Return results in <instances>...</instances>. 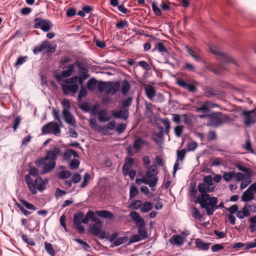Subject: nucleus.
<instances>
[{"instance_id": "f257e3e1", "label": "nucleus", "mask_w": 256, "mask_h": 256, "mask_svg": "<svg viewBox=\"0 0 256 256\" xmlns=\"http://www.w3.org/2000/svg\"><path fill=\"white\" fill-rule=\"evenodd\" d=\"M90 74H78L70 78L64 80L65 84H61V88L64 95L70 94L72 96H74L78 92L79 86H85L84 85V81L90 77Z\"/></svg>"}, {"instance_id": "f03ea898", "label": "nucleus", "mask_w": 256, "mask_h": 256, "mask_svg": "<svg viewBox=\"0 0 256 256\" xmlns=\"http://www.w3.org/2000/svg\"><path fill=\"white\" fill-rule=\"evenodd\" d=\"M91 221L94 222V224L90 226V232L100 240L104 239L106 231L102 230L103 222L95 216V213L94 212Z\"/></svg>"}, {"instance_id": "7ed1b4c3", "label": "nucleus", "mask_w": 256, "mask_h": 256, "mask_svg": "<svg viewBox=\"0 0 256 256\" xmlns=\"http://www.w3.org/2000/svg\"><path fill=\"white\" fill-rule=\"evenodd\" d=\"M198 190L200 194L197 196L196 200H194L195 204H198L200 206L204 202H208L209 198L211 197L208 193L214 191V187L209 188L203 182H200L198 186Z\"/></svg>"}, {"instance_id": "20e7f679", "label": "nucleus", "mask_w": 256, "mask_h": 256, "mask_svg": "<svg viewBox=\"0 0 256 256\" xmlns=\"http://www.w3.org/2000/svg\"><path fill=\"white\" fill-rule=\"evenodd\" d=\"M218 198L215 196H211L208 202H204L200 206V208L206 210L208 216L213 214L214 212L217 209L220 208H224L226 209L222 202H221L218 204Z\"/></svg>"}, {"instance_id": "39448f33", "label": "nucleus", "mask_w": 256, "mask_h": 256, "mask_svg": "<svg viewBox=\"0 0 256 256\" xmlns=\"http://www.w3.org/2000/svg\"><path fill=\"white\" fill-rule=\"evenodd\" d=\"M34 28L40 29L44 32L49 31L52 26V22L48 20L36 18L34 19Z\"/></svg>"}, {"instance_id": "423d86ee", "label": "nucleus", "mask_w": 256, "mask_h": 256, "mask_svg": "<svg viewBox=\"0 0 256 256\" xmlns=\"http://www.w3.org/2000/svg\"><path fill=\"white\" fill-rule=\"evenodd\" d=\"M221 112H213L210 113L209 120L206 122V126H212L216 128L222 124L221 121Z\"/></svg>"}, {"instance_id": "0eeeda50", "label": "nucleus", "mask_w": 256, "mask_h": 256, "mask_svg": "<svg viewBox=\"0 0 256 256\" xmlns=\"http://www.w3.org/2000/svg\"><path fill=\"white\" fill-rule=\"evenodd\" d=\"M211 52L216 56V58L222 63H232V58L226 53L220 51V49H210Z\"/></svg>"}, {"instance_id": "6e6552de", "label": "nucleus", "mask_w": 256, "mask_h": 256, "mask_svg": "<svg viewBox=\"0 0 256 256\" xmlns=\"http://www.w3.org/2000/svg\"><path fill=\"white\" fill-rule=\"evenodd\" d=\"M254 111V110H245L242 112V116L244 118L243 122L247 127H250L256 122V118L252 114Z\"/></svg>"}, {"instance_id": "1a4fd4ad", "label": "nucleus", "mask_w": 256, "mask_h": 256, "mask_svg": "<svg viewBox=\"0 0 256 256\" xmlns=\"http://www.w3.org/2000/svg\"><path fill=\"white\" fill-rule=\"evenodd\" d=\"M62 154L61 150L57 146H54L52 150H46L45 159L56 162L58 156Z\"/></svg>"}, {"instance_id": "9d476101", "label": "nucleus", "mask_w": 256, "mask_h": 256, "mask_svg": "<svg viewBox=\"0 0 256 256\" xmlns=\"http://www.w3.org/2000/svg\"><path fill=\"white\" fill-rule=\"evenodd\" d=\"M111 113L112 116L114 118L126 120L129 116L128 110H112Z\"/></svg>"}, {"instance_id": "9b49d317", "label": "nucleus", "mask_w": 256, "mask_h": 256, "mask_svg": "<svg viewBox=\"0 0 256 256\" xmlns=\"http://www.w3.org/2000/svg\"><path fill=\"white\" fill-rule=\"evenodd\" d=\"M62 116L66 123L72 126H76V122L74 116L70 110H62Z\"/></svg>"}, {"instance_id": "f8f14e48", "label": "nucleus", "mask_w": 256, "mask_h": 256, "mask_svg": "<svg viewBox=\"0 0 256 256\" xmlns=\"http://www.w3.org/2000/svg\"><path fill=\"white\" fill-rule=\"evenodd\" d=\"M134 164V160L132 157H126L124 163L122 166V172L126 176L128 175V172L130 170L132 166Z\"/></svg>"}, {"instance_id": "ddd939ff", "label": "nucleus", "mask_w": 256, "mask_h": 256, "mask_svg": "<svg viewBox=\"0 0 256 256\" xmlns=\"http://www.w3.org/2000/svg\"><path fill=\"white\" fill-rule=\"evenodd\" d=\"M194 244L198 250L204 251L208 250L211 245L210 242H205L199 238L195 239Z\"/></svg>"}, {"instance_id": "4468645a", "label": "nucleus", "mask_w": 256, "mask_h": 256, "mask_svg": "<svg viewBox=\"0 0 256 256\" xmlns=\"http://www.w3.org/2000/svg\"><path fill=\"white\" fill-rule=\"evenodd\" d=\"M98 120L101 122H108L112 118V116L108 115V111L106 109H102L97 112Z\"/></svg>"}, {"instance_id": "2eb2a0df", "label": "nucleus", "mask_w": 256, "mask_h": 256, "mask_svg": "<svg viewBox=\"0 0 256 256\" xmlns=\"http://www.w3.org/2000/svg\"><path fill=\"white\" fill-rule=\"evenodd\" d=\"M95 214L99 217L106 219L112 220L114 218V214L108 210H96Z\"/></svg>"}, {"instance_id": "dca6fc26", "label": "nucleus", "mask_w": 256, "mask_h": 256, "mask_svg": "<svg viewBox=\"0 0 256 256\" xmlns=\"http://www.w3.org/2000/svg\"><path fill=\"white\" fill-rule=\"evenodd\" d=\"M148 144L146 140L142 139L140 137L136 138L134 141L133 148L136 150H140L143 146Z\"/></svg>"}, {"instance_id": "f3484780", "label": "nucleus", "mask_w": 256, "mask_h": 256, "mask_svg": "<svg viewBox=\"0 0 256 256\" xmlns=\"http://www.w3.org/2000/svg\"><path fill=\"white\" fill-rule=\"evenodd\" d=\"M205 94L206 96H222L224 95V93L220 90H215L212 87H206L205 90Z\"/></svg>"}, {"instance_id": "a211bd4d", "label": "nucleus", "mask_w": 256, "mask_h": 256, "mask_svg": "<svg viewBox=\"0 0 256 256\" xmlns=\"http://www.w3.org/2000/svg\"><path fill=\"white\" fill-rule=\"evenodd\" d=\"M156 166H157L156 164H153L149 166L146 171V173L144 176L145 178H150L154 176H156L158 174Z\"/></svg>"}, {"instance_id": "6ab92c4d", "label": "nucleus", "mask_w": 256, "mask_h": 256, "mask_svg": "<svg viewBox=\"0 0 256 256\" xmlns=\"http://www.w3.org/2000/svg\"><path fill=\"white\" fill-rule=\"evenodd\" d=\"M169 242L174 246H180L184 242V239L178 234H174L170 238Z\"/></svg>"}, {"instance_id": "aec40b11", "label": "nucleus", "mask_w": 256, "mask_h": 256, "mask_svg": "<svg viewBox=\"0 0 256 256\" xmlns=\"http://www.w3.org/2000/svg\"><path fill=\"white\" fill-rule=\"evenodd\" d=\"M56 166V162H52L50 160L48 164H46H46L44 165L42 170L40 172V174H44L50 172L55 168Z\"/></svg>"}, {"instance_id": "412c9836", "label": "nucleus", "mask_w": 256, "mask_h": 256, "mask_svg": "<svg viewBox=\"0 0 256 256\" xmlns=\"http://www.w3.org/2000/svg\"><path fill=\"white\" fill-rule=\"evenodd\" d=\"M74 64V66H77L78 68H79V70L78 72V74H89V71L88 68L82 62L77 60Z\"/></svg>"}, {"instance_id": "4be33fe9", "label": "nucleus", "mask_w": 256, "mask_h": 256, "mask_svg": "<svg viewBox=\"0 0 256 256\" xmlns=\"http://www.w3.org/2000/svg\"><path fill=\"white\" fill-rule=\"evenodd\" d=\"M34 54L35 55L42 53V56H50L52 53L56 52V49H32Z\"/></svg>"}, {"instance_id": "5701e85b", "label": "nucleus", "mask_w": 256, "mask_h": 256, "mask_svg": "<svg viewBox=\"0 0 256 256\" xmlns=\"http://www.w3.org/2000/svg\"><path fill=\"white\" fill-rule=\"evenodd\" d=\"M75 66L74 64H70L68 67L66 69L63 70L61 73L62 76L64 78H68L72 75L73 72H74Z\"/></svg>"}, {"instance_id": "b1692460", "label": "nucleus", "mask_w": 256, "mask_h": 256, "mask_svg": "<svg viewBox=\"0 0 256 256\" xmlns=\"http://www.w3.org/2000/svg\"><path fill=\"white\" fill-rule=\"evenodd\" d=\"M110 85L109 84V87L108 88V92H110L112 94H114L120 89V82H110Z\"/></svg>"}, {"instance_id": "393cba45", "label": "nucleus", "mask_w": 256, "mask_h": 256, "mask_svg": "<svg viewBox=\"0 0 256 256\" xmlns=\"http://www.w3.org/2000/svg\"><path fill=\"white\" fill-rule=\"evenodd\" d=\"M98 82V81L94 78H90L86 82V88L90 91H94L96 88Z\"/></svg>"}, {"instance_id": "a878e982", "label": "nucleus", "mask_w": 256, "mask_h": 256, "mask_svg": "<svg viewBox=\"0 0 256 256\" xmlns=\"http://www.w3.org/2000/svg\"><path fill=\"white\" fill-rule=\"evenodd\" d=\"M130 88V85L129 82L126 80H124L122 82V86L121 88V92L123 96H126Z\"/></svg>"}, {"instance_id": "bb28decb", "label": "nucleus", "mask_w": 256, "mask_h": 256, "mask_svg": "<svg viewBox=\"0 0 256 256\" xmlns=\"http://www.w3.org/2000/svg\"><path fill=\"white\" fill-rule=\"evenodd\" d=\"M145 92L146 96L150 100H152L156 94V89L152 86H148V87L145 88Z\"/></svg>"}, {"instance_id": "cd10ccee", "label": "nucleus", "mask_w": 256, "mask_h": 256, "mask_svg": "<svg viewBox=\"0 0 256 256\" xmlns=\"http://www.w3.org/2000/svg\"><path fill=\"white\" fill-rule=\"evenodd\" d=\"M254 196L253 194L246 190L242 194L241 200L244 202H248L253 200Z\"/></svg>"}, {"instance_id": "c85d7f7f", "label": "nucleus", "mask_w": 256, "mask_h": 256, "mask_svg": "<svg viewBox=\"0 0 256 256\" xmlns=\"http://www.w3.org/2000/svg\"><path fill=\"white\" fill-rule=\"evenodd\" d=\"M34 182L37 186V189L38 191L42 192L46 188V185L42 182V178L40 176H38L36 178Z\"/></svg>"}, {"instance_id": "c756f323", "label": "nucleus", "mask_w": 256, "mask_h": 256, "mask_svg": "<svg viewBox=\"0 0 256 256\" xmlns=\"http://www.w3.org/2000/svg\"><path fill=\"white\" fill-rule=\"evenodd\" d=\"M84 216V213L83 212H79L77 213H75L74 215V222L73 225L76 226V224H80L82 223V218Z\"/></svg>"}, {"instance_id": "7c9ffc66", "label": "nucleus", "mask_w": 256, "mask_h": 256, "mask_svg": "<svg viewBox=\"0 0 256 256\" xmlns=\"http://www.w3.org/2000/svg\"><path fill=\"white\" fill-rule=\"evenodd\" d=\"M210 103L208 102H204L200 107L196 108L195 110L196 112H201L204 114L208 113L210 111Z\"/></svg>"}, {"instance_id": "2f4dec72", "label": "nucleus", "mask_w": 256, "mask_h": 256, "mask_svg": "<svg viewBox=\"0 0 256 256\" xmlns=\"http://www.w3.org/2000/svg\"><path fill=\"white\" fill-rule=\"evenodd\" d=\"M203 182L209 188L214 187V190L216 185L213 182V178L211 175L204 176L203 178Z\"/></svg>"}, {"instance_id": "473e14b6", "label": "nucleus", "mask_w": 256, "mask_h": 256, "mask_svg": "<svg viewBox=\"0 0 256 256\" xmlns=\"http://www.w3.org/2000/svg\"><path fill=\"white\" fill-rule=\"evenodd\" d=\"M152 204L150 202H145L142 204L140 207V211L143 213H146L152 210Z\"/></svg>"}, {"instance_id": "72a5a7b5", "label": "nucleus", "mask_w": 256, "mask_h": 256, "mask_svg": "<svg viewBox=\"0 0 256 256\" xmlns=\"http://www.w3.org/2000/svg\"><path fill=\"white\" fill-rule=\"evenodd\" d=\"M128 240V237L127 236H121L116 239L114 242V245H111L110 248L114 246H118L126 242Z\"/></svg>"}, {"instance_id": "f704fd0d", "label": "nucleus", "mask_w": 256, "mask_h": 256, "mask_svg": "<svg viewBox=\"0 0 256 256\" xmlns=\"http://www.w3.org/2000/svg\"><path fill=\"white\" fill-rule=\"evenodd\" d=\"M191 214L193 218H196L200 221L202 220V215L200 214L198 209L194 206L191 208Z\"/></svg>"}, {"instance_id": "c9c22d12", "label": "nucleus", "mask_w": 256, "mask_h": 256, "mask_svg": "<svg viewBox=\"0 0 256 256\" xmlns=\"http://www.w3.org/2000/svg\"><path fill=\"white\" fill-rule=\"evenodd\" d=\"M252 173L250 174V175H246V178L244 179V180L242 182L240 188V189H244L247 187V186L250 184L252 182Z\"/></svg>"}, {"instance_id": "e433bc0d", "label": "nucleus", "mask_w": 256, "mask_h": 256, "mask_svg": "<svg viewBox=\"0 0 256 256\" xmlns=\"http://www.w3.org/2000/svg\"><path fill=\"white\" fill-rule=\"evenodd\" d=\"M146 182H144V184H148L149 186L152 188V190H154L153 188H154L158 184V178L156 176H154L152 178H146Z\"/></svg>"}, {"instance_id": "4c0bfd02", "label": "nucleus", "mask_w": 256, "mask_h": 256, "mask_svg": "<svg viewBox=\"0 0 256 256\" xmlns=\"http://www.w3.org/2000/svg\"><path fill=\"white\" fill-rule=\"evenodd\" d=\"M110 82H106L103 81H99L98 82V90L100 92H103L108 88Z\"/></svg>"}, {"instance_id": "58836bf2", "label": "nucleus", "mask_w": 256, "mask_h": 256, "mask_svg": "<svg viewBox=\"0 0 256 256\" xmlns=\"http://www.w3.org/2000/svg\"><path fill=\"white\" fill-rule=\"evenodd\" d=\"M78 106L79 108L84 112H88L90 110V104L89 102H82L78 104Z\"/></svg>"}, {"instance_id": "ea45409f", "label": "nucleus", "mask_w": 256, "mask_h": 256, "mask_svg": "<svg viewBox=\"0 0 256 256\" xmlns=\"http://www.w3.org/2000/svg\"><path fill=\"white\" fill-rule=\"evenodd\" d=\"M28 56H20L16 59V62L14 64V67H18L21 65L23 64L28 60Z\"/></svg>"}, {"instance_id": "a19ab883", "label": "nucleus", "mask_w": 256, "mask_h": 256, "mask_svg": "<svg viewBox=\"0 0 256 256\" xmlns=\"http://www.w3.org/2000/svg\"><path fill=\"white\" fill-rule=\"evenodd\" d=\"M21 204L27 209L29 210H37V208L33 204L28 202L26 200L22 198L20 200Z\"/></svg>"}, {"instance_id": "79ce46f5", "label": "nucleus", "mask_w": 256, "mask_h": 256, "mask_svg": "<svg viewBox=\"0 0 256 256\" xmlns=\"http://www.w3.org/2000/svg\"><path fill=\"white\" fill-rule=\"evenodd\" d=\"M244 244L240 242H236L232 246H226L227 248L234 249V250H229V252H236L238 250V249L242 247H244Z\"/></svg>"}, {"instance_id": "37998d69", "label": "nucleus", "mask_w": 256, "mask_h": 256, "mask_svg": "<svg viewBox=\"0 0 256 256\" xmlns=\"http://www.w3.org/2000/svg\"><path fill=\"white\" fill-rule=\"evenodd\" d=\"M86 86H80V90L78 95V101L81 100L82 98L87 96L88 92Z\"/></svg>"}, {"instance_id": "c03bdc74", "label": "nucleus", "mask_w": 256, "mask_h": 256, "mask_svg": "<svg viewBox=\"0 0 256 256\" xmlns=\"http://www.w3.org/2000/svg\"><path fill=\"white\" fill-rule=\"evenodd\" d=\"M44 248L46 252L50 256H55V252L51 244L46 242H44Z\"/></svg>"}, {"instance_id": "a18cd8bd", "label": "nucleus", "mask_w": 256, "mask_h": 256, "mask_svg": "<svg viewBox=\"0 0 256 256\" xmlns=\"http://www.w3.org/2000/svg\"><path fill=\"white\" fill-rule=\"evenodd\" d=\"M80 164V160L77 158H74L70 160L69 163V167L72 170H75L78 168Z\"/></svg>"}, {"instance_id": "49530a36", "label": "nucleus", "mask_w": 256, "mask_h": 256, "mask_svg": "<svg viewBox=\"0 0 256 256\" xmlns=\"http://www.w3.org/2000/svg\"><path fill=\"white\" fill-rule=\"evenodd\" d=\"M52 122H49L42 127V132L43 134H46L52 133Z\"/></svg>"}, {"instance_id": "de8ad7c7", "label": "nucleus", "mask_w": 256, "mask_h": 256, "mask_svg": "<svg viewBox=\"0 0 256 256\" xmlns=\"http://www.w3.org/2000/svg\"><path fill=\"white\" fill-rule=\"evenodd\" d=\"M132 96L128 98L122 100V110H128V108L132 104Z\"/></svg>"}, {"instance_id": "09e8293b", "label": "nucleus", "mask_w": 256, "mask_h": 256, "mask_svg": "<svg viewBox=\"0 0 256 256\" xmlns=\"http://www.w3.org/2000/svg\"><path fill=\"white\" fill-rule=\"evenodd\" d=\"M186 154V150L185 148H182L180 150H177V151H176L177 158H176V160H178V162H179V160L182 161L185 158Z\"/></svg>"}, {"instance_id": "8fccbe9b", "label": "nucleus", "mask_w": 256, "mask_h": 256, "mask_svg": "<svg viewBox=\"0 0 256 256\" xmlns=\"http://www.w3.org/2000/svg\"><path fill=\"white\" fill-rule=\"evenodd\" d=\"M138 194V190L136 186L132 184L130 187V198H133Z\"/></svg>"}, {"instance_id": "3c124183", "label": "nucleus", "mask_w": 256, "mask_h": 256, "mask_svg": "<svg viewBox=\"0 0 256 256\" xmlns=\"http://www.w3.org/2000/svg\"><path fill=\"white\" fill-rule=\"evenodd\" d=\"M236 168H238L240 171L244 172L245 175L248 176L252 173V170L251 169L246 168L240 164H237Z\"/></svg>"}, {"instance_id": "603ef678", "label": "nucleus", "mask_w": 256, "mask_h": 256, "mask_svg": "<svg viewBox=\"0 0 256 256\" xmlns=\"http://www.w3.org/2000/svg\"><path fill=\"white\" fill-rule=\"evenodd\" d=\"M138 233L142 240H145L148 238V232L145 227L138 228Z\"/></svg>"}, {"instance_id": "864d4df0", "label": "nucleus", "mask_w": 256, "mask_h": 256, "mask_svg": "<svg viewBox=\"0 0 256 256\" xmlns=\"http://www.w3.org/2000/svg\"><path fill=\"white\" fill-rule=\"evenodd\" d=\"M243 148L251 154H255L254 150L252 147V143L250 139L246 140L245 144L243 146Z\"/></svg>"}, {"instance_id": "5fc2aeb1", "label": "nucleus", "mask_w": 256, "mask_h": 256, "mask_svg": "<svg viewBox=\"0 0 256 256\" xmlns=\"http://www.w3.org/2000/svg\"><path fill=\"white\" fill-rule=\"evenodd\" d=\"M52 124H51L52 128V133L55 135L60 133V126L56 122H52Z\"/></svg>"}, {"instance_id": "6e6d98bb", "label": "nucleus", "mask_w": 256, "mask_h": 256, "mask_svg": "<svg viewBox=\"0 0 256 256\" xmlns=\"http://www.w3.org/2000/svg\"><path fill=\"white\" fill-rule=\"evenodd\" d=\"M90 179V176L88 172H86L84 176V179L82 182L80 184V187L84 188L86 186L88 183L89 180Z\"/></svg>"}, {"instance_id": "4d7b16f0", "label": "nucleus", "mask_w": 256, "mask_h": 256, "mask_svg": "<svg viewBox=\"0 0 256 256\" xmlns=\"http://www.w3.org/2000/svg\"><path fill=\"white\" fill-rule=\"evenodd\" d=\"M92 212L93 211L92 210H89L86 214L85 216L83 218H82V223L84 224H87L90 220H92Z\"/></svg>"}, {"instance_id": "13d9d810", "label": "nucleus", "mask_w": 256, "mask_h": 256, "mask_svg": "<svg viewBox=\"0 0 256 256\" xmlns=\"http://www.w3.org/2000/svg\"><path fill=\"white\" fill-rule=\"evenodd\" d=\"M142 204V201L141 200H134L131 202L130 207L132 209L137 210L141 207Z\"/></svg>"}, {"instance_id": "bf43d9fd", "label": "nucleus", "mask_w": 256, "mask_h": 256, "mask_svg": "<svg viewBox=\"0 0 256 256\" xmlns=\"http://www.w3.org/2000/svg\"><path fill=\"white\" fill-rule=\"evenodd\" d=\"M142 238L139 236L138 234H134L130 236L128 240V244L135 243L140 241Z\"/></svg>"}, {"instance_id": "052dcab7", "label": "nucleus", "mask_w": 256, "mask_h": 256, "mask_svg": "<svg viewBox=\"0 0 256 256\" xmlns=\"http://www.w3.org/2000/svg\"><path fill=\"white\" fill-rule=\"evenodd\" d=\"M252 210V205L249 204H244L242 208V210L245 214L246 216H248L250 214Z\"/></svg>"}, {"instance_id": "680f3d73", "label": "nucleus", "mask_w": 256, "mask_h": 256, "mask_svg": "<svg viewBox=\"0 0 256 256\" xmlns=\"http://www.w3.org/2000/svg\"><path fill=\"white\" fill-rule=\"evenodd\" d=\"M226 210L229 212L228 215L234 216V214H236L237 210H238V207L236 204H234L228 208H226Z\"/></svg>"}, {"instance_id": "e2e57ef3", "label": "nucleus", "mask_w": 256, "mask_h": 256, "mask_svg": "<svg viewBox=\"0 0 256 256\" xmlns=\"http://www.w3.org/2000/svg\"><path fill=\"white\" fill-rule=\"evenodd\" d=\"M126 124H124V123L118 124H117L116 126V132L118 134H121L125 131V130L126 129Z\"/></svg>"}, {"instance_id": "0e129e2a", "label": "nucleus", "mask_w": 256, "mask_h": 256, "mask_svg": "<svg viewBox=\"0 0 256 256\" xmlns=\"http://www.w3.org/2000/svg\"><path fill=\"white\" fill-rule=\"evenodd\" d=\"M71 172L68 170H62L59 172L58 177L60 179H66L70 177Z\"/></svg>"}, {"instance_id": "69168bd1", "label": "nucleus", "mask_w": 256, "mask_h": 256, "mask_svg": "<svg viewBox=\"0 0 256 256\" xmlns=\"http://www.w3.org/2000/svg\"><path fill=\"white\" fill-rule=\"evenodd\" d=\"M22 239L24 242L30 246H34L36 244V243L33 240L32 238H28L27 236L25 234H22Z\"/></svg>"}, {"instance_id": "338daca9", "label": "nucleus", "mask_w": 256, "mask_h": 256, "mask_svg": "<svg viewBox=\"0 0 256 256\" xmlns=\"http://www.w3.org/2000/svg\"><path fill=\"white\" fill-rule=\"evenodd\" d=\"M224 248L225 246H223L222 244H216L211 247V250L213 252H217Z\"/></svg>"}, {"instance_id": "774afa93", "label": "nucleus", "mask_w": 256, "mask_h": 256, "mask_svg": "<svg viewBox=\"0 0 256 256\" xmlns=\"http://www.w3.org/2000/svg\"><path fill=\"white\" fill-rule=\"evenodd\" d=\"M184 129V126L182 125H178L174 128V134L176 136L180 137Z\"/></svg>"}]
</instances>
